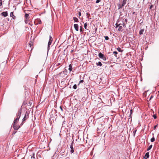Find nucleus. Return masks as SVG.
I'll use <instances>...</instances> for the list:
<instances>
[{
	"label": "nucleus",
	"mask_w": 159,
	"mask_h": 159,
	"mask_svg": "<svg viewBox=\"0 0 159 159\" xmlns=\"http://www.w3.org/2000/svg\"><path fill=\"white\" fill-rule=\"evenodd\" d=\"M104 37L106 40H108L109 39L108 37L107 36H104Z\"/></svg>",
	"instance_id": "31"
},
{
	"label": "nucleus",
	"mask_w": 159,
	"mask_h": 159,
	"mask_svg": "<svg viewBox=\"0 0 159 159\" xmlns=\"http://www.w3.org/2000/svg\"><path fill=\"white\" fill-rule=\"evenodd\" d=\"M7 20H9V19H7Z\"/></svg>",
	"instance_id": "54"
},
{
	"label": "nucleus",
	"mask_w": 159,
	"mask_h": 159,
	"mask_svg": "<svg viewBox=\"0 0 159 159\" xmlns=\"http://www.w3.org/2000/svg\"><path fill=\"white\" fill-rule=\"evenodd\" d=\"M73 19L75 22H78L79 21L78 19L76 17H74Z\"/></svg>",
	"instance_id": "19"
},
{
	"label": "nucleus",
	"mask_w": 159,
	"mask_h": 159,
	"mask_svg": "<svg viewBox=\"0 0 159 159\" xmlns=\"http://www.w3.org/2000/svg\"><path fill=\"white\" fill-rule=\"evenodd\" d=\"M127 1V0H123L122 4L120 7H119V8H122L124 6L126 3Z\"/></svg>",
	"instance_id": "9"
},
{
	"label": "nucleus",
	"mask_w": 159,
	"mask_h": 159,
	"mask_svg": "<svg viewBox=\"0 0 159 159\" xmlns=\"http://www.w3.org/2000/svg\"><path fill=\"white\" fill-rule=\"evenodd\" d=\"M1 15L4 17H6L8 15L7 12V11L3 12L1 13Z\"/></svg>",
	"instance_id": "10"
},
{
	"label": "nucleus",
	"mask_w": 159,
	"mask_h": 159,
	"mask_svg": "<svg viewBox=\"0 0 159 159\" xmlns=\"http://www.w3.org/2000/svg\"><path fill=\"white\" fill-rule=\"evenodd\" d=\"M87 25H88V24L87 22L86 23H85L84 24V28L85 29H86V30H88V29H87Z\"/></svg>",
	"instance_id": "28"
},
{
	"label": "nucleus",
	"mask_w": 159,
	"mask_h": 159,
	"mask_svg": "<svg viewBox=\"0 0 159 159\" xmlns=\"http://www.w3.org/2000/svg\"><path fill=\"white\" fill-rule=\"evenodd\" d=\"M96 64L97 66H102V64L100 61H99L98 62H96Z\"/></svg>",
	"instance_id": "17"
},
{
	"label": "nucleus",
	"mask_w": 159,
	"mask_h": 159,
	"mask_svg": "<svg viewBox=\"0 0 159 159\" xmlns=\"http://www.w3.org/2000/svg\"><path fill=\"white\" fill-rule=\"evenodd\" d=\"M13 127L16 130H17L20 127V126L17 125L16 123H13Z\"/></svg>",
	"instance_id": "6"
},
{
	"label": "nucleus",
	"mask_w": 159,
	"mask_h": 159,
	"mask_svg": "<svg viewBox=\"0 0 159 159\" xmlns=\"http://www.w3.org/2000/svg\"><path fill=\"white\" fill-rule=\"evenodd\" d=\"M79 16H81V13L80 11L79 12Z\"/></svg>",
	"instance_id": "45"
},
{
	"label": "nucleus",
	"mask_w": 159,
	"mask_h": 159,
	"mask_svg": "<svg viewBox=\"0 0 159 159\" xmlns=\"http://www.w3.org/2000/svg\"><path fill=\"white\" fill-rule=\"evenodd\" d=\"M65 120H64L63 121V123L64 124V123H65Z\"/></svg>",
	"instance_id": "49"
},
{
	"label": "nucleus",
	"mask_w": 159,
	"mask_h": 159,
	"mask_svg": "<svg viewBox=\"0 0 159 159\" xmlns=\"http://www.w3.org/2000/svg\"><path fill=\"white\" fill-rule=\"evenodd\" d=\"M152 144L150 145L147 148V151H149L152 148Z\"/></svg>",
	"instance_id": "24"
},
{
	"label": "nucleus",
	"mask_w": 159,
	"mask_h": 159,
	"mask_svg": "<svg viewBox=\"0 0 159 159\" xmlns=\"http://www.w3.org/2000/svg\"><path fill=\"white\" fill-rule=\"evenodd\" d=\"M155 140V138H154V137H153L151 139L150 141L151 142H154Z\"/></svg>",
	"instance_id": "27"
},
{
	"label": "nucleus",
	"mask_w": 159,
	"mask_h": 159,
	"mask_svg": "<svg viewBox=\"0 0 159 159\" xmlns=\"http://www.w3.org/2000/svg\"><path fill=\"white\" fill-rule=\"evenodd\" d=\"M89 15H88V16H87V18H89Z\"/></svg>",
	"instance_id": "50"
},
{
	"label": "nucleus",
	"mask_w": 159,
	"mask_h": 159,
	"mask_svg": "<svg viewBox=\"0 0 159 159\" xmlns=\"http://www.w3.org/2000/svg\"><path fill=\"white\" fill-rule=\"evenodd\" d=\"M37 22L38 24L41 23V20L40 19H38L37 20Z\"/></svg>",
	"instance_id": "23"
},
{
	"label": "nucleus",
	"mask_w": 159,
	"mask_h": 159,
	"mask_svg": "<svg viewBox=\"0 0 159 159\" xmlns=\"http://www.w3.org/2000/svg\"><path fill=\"white\" fill-rule=\"evenodd\" d=\"M10 16L13 19L15 20L16 19V16L14 15L13 13L12 12H11Z\"/></svg>",
	"instance_id": "12"
},
{
	"label": "nucleus",
	"mask_w": 159,
	"mask_h": 159,
	"mask_svg": "<svg viewBox=\"0 0 159 159\" xmlns=\"http://www.w3.org/2000/svg\"><path fill=\"white\" fill-rule=\"evenodd\" d=\"M7 20H9V19H7Z\"/></svg>",
	"instance_id": "52"
},
{
	"label": "nucleus",
	"mask_w": 159,
	"mask_h": 159,
	"mask_svg": "<svg viewBox=\"0 0 159 159\" xmlns=\"http://www.w3.org/2000/svg\"><path fill=\"white\" fill-rule=\"evenodd\" d=\"M100 1H101L100 0H97L96 2V3H98Z\"/></svg>",
	"instance_id": "39"
},
{
	"label": "nucleus",
	"mask_w": 159,
	"mask_h": 159,
	"mask_svg": "<svg viewBox=\"0 0 159 159\" xmlns=\"http://www.w3.org/2000/svg\"><path fill=\"white\" fill-rule=\"evenodd\" d=\"M117 51L120 52H122L123 51V50H122L120 48L118 47L117 48Z\"/></svg>",
	"instance_id": "22"
},
{
	"label": "nucleus",
	"mask_w": 159,
	"mask_h": 159,
	"mask_svg": "<svg viewBox=\"0 0 159 159\" xmlns=\"http://www.w3.org/2000/svg\"><path fill=\"white\" fill-rule=\"evenodd\" d=\"M124 19L123 18H121L119 19H118V20H120V22L121 21V23H122V25L124 28H125L126 27V24L124 21Z\"/></svg>",
	"instance_id": "4"
},
{
	"label": "nucleus",
	"mask_w": 159,
	"mask_h": 159,
	"mask_svg": "<svg viewBox=\"0 0 159 159\" xmlns=\"http://www.w3.org/2000/svg\"><path fill=\"white\" fill-rule=\"evenodd\" d=\"M73 145H74V140L72 142L70 146V152L72 153H73L74 152Z\"/></svg>",
	"instance_id": "5"
},
{
	"label": "nucleus",
	"mask_w": 159,
	"mask_h": 159,
	"mask_svg": "<svg viewBox=\"0 0 159 159\" xmlns=\"http://www.w3.org/2000/svg\"><path fill=\"white\" fill-rule=\"evenodd\" d=\"M60 109L61 110V111H63V109H62V107L61 106H60Z\"/></svg>",
	"instance_id": "46"
},
{
	"label": "nucleus",
	"mask_w": 159,
	"mask_h": 159,
	"mask_svg": "<svg viewBox=\"0 0 159 159\" xmlns=\"http://www.w3.org/2000/svg\"><path fill=\"white\" fill-rule=\"evenodd\" d=\"M122 28V26H119V28L118 29V31H121Z\"/></svg>",
	"instance_id": "25"
},
{
	"label": "nucleus",
	"mask_w": 159,
	"mask_h": 159,
	"mask_svg": "<svg viewBox=\"0 0 159 159\" xmlns=\"http://www.w3.org/2000/svg\"><path fill=\"white\" fill-rule=\"evenodd\" d=\"M113 54H115L116 55V54H118V52H116V51H114L113 52Z\"/></svg>",
	"instance_id": "42"
},
{
	"label": "nucleus",
	"mask_w": 159,
	"mask_h": 159,
	"mask_svg": "<svg viewBox=\"0 0 159 159\" xmlns=\"http://www.w3.org/2000/svg\"><path fill=\"white\" fill-rule=\"evenodd\" d=\"M101 59H102L103 61H106V57H105L104 56Z\"/></svg>",
	"instance_id": "35"
},
{
	"label": "nucleus",
	"mask_w": 159,
	"mask_h": 159,
	"mask_svg": "<svg viewBox=\"0 0 159 159\" xmlns=\"http://www.w3.org/2000/svg\"><path fill=\"white\" fill-rule=\"evenodd\" d=\"M149 152H147L146 153L145 156L144 157V158L145 159H147L149 157Z\"/></svg>",
	"instance_id": "13"
},
{
	"label": "nucleus",
	"mask_w": 159,
	"mask_h": 159,
	"mask_svg": "<svg viewBox=\"0 0 159 159\" xmlns=\"http://www.w3.org/2000/svg\"><path fill=\"white\" fill-rule=\"evenodd\" d=\"M32 46V43H30L29 44V45H28V46L30 47V48Z\"/></svg>",
	"instance_id": "40"
},
{
	"label": "nucleus",
	"mask_w": 159,
	"mask_h": 159,
	"mask_svg": "<svg viewBox=\"0 0 159 159\" xmlns=\"http://www.w3.org/2000/svg\"><path fill=\"white\" fill-rule=\"evenodd\" d=\"M2 0H0V6H1L2 4Z\"/></svg>",
	"instance_id": "41"
},
{
	"label": "nucleus",
	"mask_w": 159,
	"mask_h": 159,
	"mask_svg": "<svg viewBox=\"0 0 159 159\" xmlns=\"http://www.w3.org/2000/svg\"><path fill=\"white\" fill-rule=\"evenodd\" d=\"M74 27L75 28V30L76 31H78L79 30V25L77 24H74Z\"/></svg>",
	"instance_id": "11"
},
{
	"label": "nucleus",
	"mask_w": 159,
	"mask_h": 159,
	"mask_svg": "<svg viewBox=\"0 0 159 159\" xmlns=\"http://www.w3.org/2000/svg\"><path fill=\"white\" fill-rule=\"evenodd\" d=\"M29 118V114H27V112H26L24 117L22 119V121H24L26 120L27 119Z\"/></svg>",
	"instance_id": "7"
},
{
	"label": "nucleus",
	"mask_w": 159,
	"mask_h": 159,
	"mask_svg": "<svg viewBox=\"0 0 159 159\" xmlns=\"http://www.w3.org/2000/svg\"><path fill=\"white\" fill-rule=\"evenodd\" d=\"M133 112V111L132 109H131L130 110V114L129 115V117L130 118H131L132 116V114Z\"/></svg>",
	"instance_id": "15"
},
{
	"label": "nucleus",
	"mask_w": 159,
	"mask_h": 159,
	"mask_svg": "<svg viewBox=\"0 0 159 159\" xmlns=\"http://www.w3.org/2000/svg\"><path fill=\"white\" fill-rule=\"evenodd\" d=\"M119 22H120V20H118L116 23V28L119 27V25L118 24V23Z\"/></svg>",
	"instance_id": "20"
},
{
	"label": "nucleus",
	"mask_w": 159,
	"mask_h": 159,
	"mask_svg": "<svg viewBox=\"0 0 159 159\" xmlns=\"http://www.w3.org/2000/svg\"><path fill=\"white\" fill-rule=\"evenodd\" d=\"M118 24L119 25V26H122V23L121 22L120 23H119Z\"/></svg>",
	"instance_id": "43"
},
{
	"label": "nucleus",
	"mask_w": 159,
	"mask_h": 159,
	"mask_svg": "<svg viewBox=\"0 0 159 159\" xmlns=\"http://www.w3.org/2000/svg\"><path fill=\"white\" fill-rule=\"evenodd\" d=\"M121 6V5H118V7H120V6Z\"/></svg>",
	"instance_id": "51"
},
{
	"label": "nucleus",
	"mask_w": 159,
	"mask_h": 159,
	"mask_svg": "<svg viewBox=\"0 0 159 159\" xmlns=\"http://www.w3.org/2000/svg\"><path fill=\"white\" fill-rule=\"evenodd\" d=\"M7 20H9V19H7Z\"/></svg>",
	"instance_id": "53"
},
{
	"label": "nucleus",
	"mask_w": 159,
	"mask_h": 159,
	"mask_svg": "<svg viewBox=\"0 0 159 159\" xmlns=\"http://www.w3.org/2000/svg\"><path fill=\"white\" fill-rule=\"evenodd\" d=\"M153 117L154 119H156L157 118V116L156 115H154L153 116Z\"/></svg>",
	"instance_id": "36"
},
{
	"label": "nucleus",
	"mask_w": 159,
	"mask_h": 159,
	"mask_svg": "<svg viewBox=\"0 0 159 159\" xmlns=\"http://www.w3.org/2000/svg\"><path fill=\"white\" fill-rule=\"evenodd\" d=\"M73 88L74 89H77V85L76 84H74L73 87Z\"/></svg>",
	"instance_id": "30"
},
{
	"label": "nucleus",
	"mask_w": 159,
	"mask_h": 159,
	"mask_svg": "<svg viewBox=\"0 0 159 159\" xmlns=\"http://www.w3.org/2000/svg\"><path fill=\"white\" fill-rule=\"evenodd\" d=\"M68 73V71L66 69H65L64 71L61 72L59 74V75L62 77H64L65 75H66Z\"/></svg>",
	"instance_id": "2"
},
{
	"label": "nucleus",
	"mask_w": 159,
	"mask_h": 159,
	"mask_svg": "<svg viewBox=\"0 0 159 159\" xmlns=\"http://www.w3.org/2000/svg\"><path fill=\"white\" fill-rule=\"evenodd\" d=\"M16 132L17 131H13L12 134V135H14L16 133Z\"/></svg>",
	"instance_id": "37"
},
{
	"label": "nucleus",
	"mask_w": 159,
	"mask_h": 159,
	"mask_svg": "<svg viewBox=\"0 0 159 159\" xmlns=\"http://www.w3.org/2000/svg\"><path fill=\"white\" fill-rule=\"evenodd\" d=\"M25 19H29V15L27 13H25Z\"/></svg>",
	"instance_id": "18"
},
{
	"label": "nucleus",
	"mask_w": 159,
	"mask_h": 159,
	"mask_svg": "<svg viewBox=\"0 0 159 159\" xmlns=\"http://www.w3.org/2000/svg\"><path fill=\"white\" fill-rule=\"evenodd\" d=\"M73 52V50H72L71 51V52Z\"/></svg>",
	"instance_id": "55"
},
{
	"label": "nucleus",
	"mask_w": 159,
	"mask_h": 159,
	"mask_svg": "<svg viewBox=\"0 0 159 159\" xmlns=\"http://www.w3.org/2000/svg\"><path fill=\"white\" fill-rule=\"evenodd\" d=\"M53 40V39L52 38V36L51 35L49 36V41L48 43V51H49V50L50 49V45H51V44L52 43V42Z\"/></svg>",
	"instance_id": "3"
},
{
	"label": "nucleus",
	"mask_w": 159,
	"mask_h": 159,
	"mask_svg": "<svg viewBox=\"0 0 159 159\" xmlns=\"http://www.w3.org/2000/svg\"><path fill=\"white\" fill-rule=\"evenodd\" d=\"M104 56V55L102 54L101 52H100L98 54V56L100 58H102Z\"/></svg>",
	"instance_id": "16"
},
{
	"label": "nucleus",
	"mask_w": 159,
	"mask_h": 159,
	"mask_svg": "<svg viewBox=\"0 0 159 159\" xmlns=\"http://www.w3.org/2000/svg\"><path fill=\"white\" fill-rule=\"evenodd\" d=\"M29 19H25V23L27 24L29 21Z\"/></svg>",
	"instance_id": "29"
},
{
	"label": "nucleus",
	"mask_w": 159,
	"mask_h": 159,
	"mask_svg": "<svg viewBox=\"0 0 159 159\" xmlns=\"http://www.w3.org/2000/svg\"><path fill=\"white\" fill-rule=\"evenodd\" d=\"M102 124H100L99 125V127H98V130H99L101 129H102V128H101L100 127H102Z\"/></svg>",
	"instance_id": "26"
},
{
	"label": "nucleus",
	"mask_w": 159,
	"mask_h": 159,
	"mask_svg": "<svg viewBox=\"0 0 159 159\" xmlns=\"http://www.w3.org/2000/svg\"><path fill=\"white\" fill-rule=\"evenodd\" d=\"M153 7V5H151L150 7V9H151Z\"/></svg>",
	"instance_id": "44"
},
{
	"label": "nucleus",
	"mask_w": 159,
	"mask_h": 159,
	"mask_svg": "<svg viewBox=\"0 0 159 159\" xmlns=\"http://www.w3.org/2000/svg\"><path fill=\"white\" fill-rule=\"evenodd\" d=\"M69 70L71 71L72 70V66L71 64H70L69 66Z\"/></svg>",
	"instance_id": "14"
},
{
	"label": "nucleus",
	"mask_w": 159,
	"mask_h": 159,
	"mask_svg": "<svg viewBox=\"0 0 159 159\" xmlns=\"http://www.w3.org/2000/svg\"><path fill=\"white\" fill-rule=\"evenodd\" d=\"M86 16H88V15L90 16V14H89L88 13H86Z\"/></svg>",
	"instance_id": "47"
},
{
	"label": "nucleus",
	"mask_w": 159,
	"mask_h": 159,
	"mask_svg": "<svg viewBox=\"0 0 159 159\" xmlns=\"http://www.w3.org/2000/svg\"><path fill=\"white\" fill-rule=\"evenodd\" d=\"M30 157L31 159H35V153L32 152L30 154Z\"/></svg>",
	"instance_id": "8"
},
{
	"label": "nucleus",
	"mask_w": 159,
	"mask_h": 159,
	"mask_svg": "<svg viewBox=\"0 0 159 159\" xmlns=\"http://www.w3.org/2000/svg\"><path fill=\"white\" fill-rule=\"evenodd\" d=\"M144 29H143L141 30L139 32V34L140 35L142 34H143V32H144Z\"/></svg>",
	"instance_id": "21"
},
{
	"label": "nucleus",
	"mask_w": 159,
	"mask_h": 159,
	"mask_svg": "<svg viewBox=\"0 0 159 159\" xmlns=\"http://www.w3.org/2000/svg\"><path fill=\"white\" fill-rule=\"evenodd\" d=\"M136 131L137 130H134L133 132V134H134V136H135V133H136Z\"/></svg>",
	"instance_id": "33"
},
{
	"label": "nucleus",
	"mask_w": 159,
	"mask_h": 159,
	"mask_svg": "<svg viewBox=\"0 0 159 159\" xmlns=\"http://www.w3.org/2000/svg\"><path fill=\"white\" fill-rule=\"evenodd\" d=\"M82 29H83V27H82V26H80V32H82V31H83Z\"/></svg>",
	"instance_id": "34"
},
{
	"label": "nucleus",
	"mask_w": 159,
	"mask_h": 159,
	"mask_svg": "<svg viewBox=\"0 0 159 159\" xmlns=\"http://www.w3.org/2000/svg\"><path fill=\"white\" fill-rule=\"evenodd\" d=\"M157 125H155L154 126V129H155V128H156V127H157Z\"/></svg>",
	"instance_id": "48"
},
{
	"label": "nucleus",
	"mask_w": 159,
	"mask_h": 159,
	"mask_svg": "<svg viewBox=\"0 0 159 159\" xmlns=\"http://www.w3.org/2000/svg\"><path fill=\"white\" fill-rule=\"evenodd\" d=\"M22 111V108L19 109L18 111L17 114V118H16L14 121L13 123H16L18 122L19 119L21 116V112Z\"/></svg>",
	"instance_id": "1"
},
{
	"label": "nucleus",
	"mask_w": 159,
	"mask_h": 159,
	"mask_svg": "<svg viewBox=\"0 0 159 159\" xmlns=\"http://www.w3.org/2000/svg\"><path fill=\"white\" fill-rule=\"evenodd\" d=\"M124 19V21L125 22V23H126V24H127L128 21L127 19L126 18H125Z\"/></svg>",
	"instance_id": "32"
},
{
	"label": "nucleus",
	"mask_w": 159,
	"mask_h": 159,
	"mask_svg": "<svg viewBox=\"0 0 159 159\" xmlns=\"http://www.w3.org/2000/svg\"><path fill=\"white\" fill-rule=\"evenodd\" d=\"M83 82H84V80H81L80 81L79 84L81 83H83Z\"/></svg>",
	"instance_id": "38"
}]
</instances>
